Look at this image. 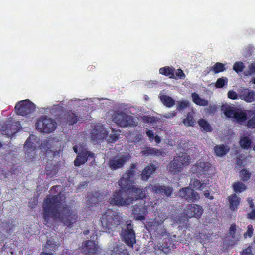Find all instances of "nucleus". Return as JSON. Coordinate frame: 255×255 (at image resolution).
Segmentation results:
<instances>
[{"mask_svg": "<svg viewBox=\"0 0 255 255\" xmlns=\"http://www.w3.org/2000/svg\"><path fill=\"white\" fill-rule=\"evenodd\" d=\"M61 192L54 195H47L42 204V217L44 223L51 224V219L58 220L63 225L71 228L78 219L77 212L62 202Z\"/></svg>", "mask_w": 255, "mask_h": 255, "instance_id": "nucleus-1", "label": "nucleus"}, {"mask_svg": "<svg viewBox=\"0 0 255 255\" xmlns=\"http://www.w3.org/2000/svg\"><path fill=\"white\" fill-rule=\"evenodd\" d=\"M100 221L102 226L101 231L106 232L119 225L121 222V217L119 212L109 209L101 214Z\"/></svg>", "mask_w": 255, "mask_h": 255, "instance_id": "nucleus-2", "label": "nucleus"}, {"mask_svg": "<svg viewBox=\"0 0 255 255\" xmlns=\"http://www.w3.org/2000/svg\"><path fill=\"white\" fill-rule=\"evenodd\" d=\"M120 189L116 190L112 196L109 199V203L118 206H127L132 204V198H128L127 191L124 187L126 186L122 183V181H118Z\"/></svg>", "mask_w": 255, "mask_h": 255, "instance_id": "nucleus-3", "label": "nucleus"}, {"mask_svg": "<svg viewBox=\"0 0 255 255\" xmlns=\"http://www.w3.org/2000/svg\"><path fill=\"white\" fill-rule=\"evenodd\" d=\"M203 213L202 206L197 204H188L184 211V215H182L178 219L177 222L182 226L187 227L188 218L195 217L200 218Z\"/></svg>", "mask_w": 255, "mask_h": 255, "instance_id": "nucleus-4", "label": "nucleus"}, {"mask_svg": "<svg viewBox=\"0 0 255 255\" xmlns=\"http://www.w3.org/2000/svg\"><path fill=\"white\" fill-rule=\"evenodd\" d=\"M190 163V156L186 153H183L182 155L175 157L169 163L168 169L171 174H176L179 173L184 166Z\"/></svg>", "mask_w": 255, "mask_h": 255, "instance_id": "nucleus-5", "label": "nucleus"}, {"mask_svg": "<svg viewBox=\"0 0 255 255\" xmlns=\"http://www.w3.org/2000/svg\"><path fill=\"white\" fill-rule=\"evenodd\" d=\"M56 121L46 116H42L38 119L35 124L36 128L41 132L50 133L54 131L57 128Z\"/></svg>", "mask_w": 255, "mask_h": 255, "instance_id": "nucleus-6", "label": "nucleus"}, {"mask_svg": "<svg viewBox=\"0 0 255 255\" xmlns=\"http://www.w3.org/2000/svg\"><path fill=\"white\" fill-rule=\"evenodd\" d=\"M122 241L129 247H133L136 243L135 232L133 229V224L127 223L120 233Z\"/></svg>", "mask_w": 255, "mask_h": 255, "instance_id": "nucleus-7", "label": "nucleus"}, {"mask_svg": "<svg viewBox=\"0 0 255 255\" xmlns=\"http://www.w3.org/2000/svg\"><path fill=\"white\" fill-rule=\"evenodd\" d=\"M113 120L122 128L135 127L137 125L133 117L123 112H117L113 117Z\"/></svg>", "mask_w": 255, "mask_h": 255, "instance_id": "nucleus-8", "label": "nucleus"}, {"mask_svg": "<svg viewBox=\"0 0 255 255\" xmlns=\"http://www.w3.org/2000/svg\"><path fill=\"white\" fill-rule=\"evenodd\" d=\"M97 231H95L92 234L91 240H86L82 243L81 252L86 255H98L99 246L95 243L94 239H97Z\"/></svg>", "mask_w": 255, "mask_h": 255, "instance_id": "nucleus-9", "label": "nucleus"}, {"mask_svg": "<svg viewBox=\"0 0 255 255\" xmlns=\"http://www.w3.org/2000/svg\"><path fill=\"white\" fill-rule=\"evenodd\" d=\"M36 109L35 104L29 100H22L15 106V110L17 115L28 117L33 113Z\"/></svg>", "mask_w": 255, "mask_h": 255, "instance_id": "nucleus-10", "label": "nucleus"}, {"mask_svg": "<svg viewBox=\"0 0 255 255\" xmlns=\"http://www.w3.org/2000/svg\"><path fill=\"white\" fill-rule=\"evenodd\" d=\"M124 188L127 191L128 197L132 198V204L134 201L143 199L146 196L145 190L137 186L130 184L126 185Z\"/></svg>", "mask_w": 255, "mask_h": 255, "instance_id": "nucleus-11", "label": "nucleus"}, {"mask_svg": "<svg viewBox=\"0 0 255 255\" xmlns=\"http://www.w3.org/2000/svg\"><path fill=\"white\" fill-rule=\"evenodd\" d=\"M129 159V155L118 154L109 159L108 161V165L112 170H116L122 168Z\"/></svg>", "mask_w": 255, "mask_h": 255, "instance_id": "nucleus-12", "label": "nucleus"}, {"mask_svg": "<svg viewBox=\"0 0 255 255\" xmlns=\"http://www.w3.org/2000/svg\"><path fill=\"white\" fill-rule=\"evenodd\" d=\"M45 159L43 160H50L51 162L48 163L45 165V170L48 176L56 175L59 170V165L57 164H53L52 162V160L53 159L56 155L55 152L49 149H46L45 151Z\"/></svg>", "mask_w": 255, "mask_h": 255, "instance_id": "nucleus-13", "label": "nucleus"}, {"mask_svg": "<svg viewBox=\"0 0 255 255\" xmlns=\"http://www.w3.org/2000/svg\"><path fill=\"white\" fill-rule=\"evenodd\" d=\"M211 167V165L209 162L199 160L191 167V171L199 177L207 174Z\"/></svg>", "mask_w": 255, "mask_h": 255, "instance_id": "nucleus-14", "label": "nucleus"}, {"mask_svg": "<svg viewBox=\"0 0 255 255\" xmlns=\"http://www.w3.org/2000/svg\"><path fill=\"white\" fill-rule=\"evenodd\" d=\"M33 139L36 140L35 136L33 135H31L27 139L24 144L25 157L28 160L35 158L36 154L35 150L37 145L34 142L32 141Z\"/></svg>", "mask_w": 255, "mask_h": 255, "instance_id": "nucleus-15", "label": "nucleus"}, {"mask_svg": "<svg viewBox=\"0 0 255 255\" xmlns=\"http://www.w3.org/2000/svg\"><path fill=\"white\" fill-rule=\"evenodd\" d=\"M178 194L181 198L190 202L198 200L200 198L199 194L189 187L182 188Z\"/></svg>", "mask_w": 255, "mask_h": 255, "instance_id": "nucleus-16", "label": "nucleus"}, {"mask_svg": "<svg viewBox=\"0 0 255 255\" xmlns=\"http://www.w3.org/2000/svg\"><path fill=\"white\" fill-rule=\"evenodd\" d=\"M149 188L153 193L163 195L166 197H170L173 192L172 187L161 185L158 184H150Z\"/></svg>", "mask_w": 255, "mask_h": 255, "instance_id": "nucleus-17", "label": "nucleus"}, {"mask_svg": "<svg viewBox=\"0 0 255 255\" xmlns=\"http://www.w3.org/2000/svg\"><path fill=\"white\" fill-rule=\"evenodd\" d=\"M137 164L136 163H132L130 164L129 168L126 170L123 177L121 178L119 181L122 180V183L126 186L130 184L132 182V179L135 176L136 172Z\"/></svg>", "mask_w": 255, "mask_h": 255, "instance_id": "nucleus-18", "label": "nucleus"}, {"mask_svg": "<svg viewBox=\"0 0 255 255\" xmlns=\"http://www.w3.org/2000/svg\"><path fill=\"white\" fill-rule=\"evenodd\" d=\"M95 154L87 150H83L77 156L74 163L75 166H80L87 162L89 158H92L95 161Z\"/></svg>", "mask_w": 255, "mask_h": 255, "instance_id": "nucleus-19", "label": "nucleus"}, {"mask_svg": "<svg viewBox=\"0 0 255 255\" xmlns=\"http://www.w3.org/2000/svg\"><path fill=\"white\" fill-rule=\"evenodd\" d=\"M132 212L136 220H144L145 219L147 208L144 204H135L132 206Z\"/></svg>", "mask_w": 255, "mask_h": 255, "instance_id": "nucleus-20", "label": "nucleus"}, {"mask_svg": "<svg viewBox=\"0 0 255 255\" xmlns=\"http://www.w3.org/2000/svg\"><path fill=\"white\" fill-rule=\"evenodd\" d=\"M157 168L158 166L155 164L152 163L148 164L141 171L140 174L141 179L143 181H148L151 176L156 171Z\"/></svg>", "mask_w": 255, "mask_h": 255, "instance_id": "nucleus-21", "label": "nucleus"}, {"mask_svg": "<svg viewBox=\"0 0 255 255\" xmlns=\"http://www.w3.org/2000/svg\"><path fill=\"white\" fill-rule=\"evenodd\" d=\"M107 134V131L103 126L96 125L93 128L92 137L93 139L99 141L106 138Z\"/></svg>", "mask_w": 255, "mask_h": 255, "instance_id": "nucleus-22", "label": "nucleus"}, {"mask_svg": "<svg viewBox=\"0 0 255 255\" xmlns=\"http://www.w3.org/2000/svg\"><path fill=\"white\" fill-rule=\"evenodd\" d=\"M228 200L230 209L232 211L237 210L240 204L241 198L234 193L228 196Z\"/></svg>", "mask_w": 255, "mask_h": 255, "instance_id": "nucleus-23", "label": "nucleus"}, {"mask_svg": "<svg viewBox=\"0 0 255 255\" xmlns=\"http://www.w3.org/2000/svg\"><path fill=\"white\" fill-rule=\"evenodd\" d=\"M142 155L145 156H163L164 152L160 150L156 149L153 147H145L144 150L141 151Z\"/></svg>", "mask_w": 255, "mask_h": 255, "instance_id": "nucleus-24", "label": "nucleus"}, {"mask_svg": "<svg viewBox=\"0 0 255 255\" xmlns=\"http://www.w3.org/2000/svg\"><path fill=\"white\" fill-rule=\"evenodd\" d=\"M110 255H129L128 252L123 245L115 244L111 250Z\"/></svg>", "mask_w": 255, "mask_h": 255, "instance_id": "nucleus-25", "label": "nucleus"}, {"mask_svg": "<svg viewBox=\"0 0 255 255\" xmlns=\"http://www.w3.org/2000/svg\"><path fill=\"white\" fill-rule=\"evenodd\" d=\"M65 121L69 125L73 126L79 120V117L75 112L67 111L65 114Z\"/></svg>", "mask_w": 255, "mask_h": 255, "instance_id": "nucleus-26", "label": "nucleus"}, {"mask_svg": "<svg viewBox=\"0 0 255 255\" xmlns=\"http://www.w3.org/2000/svg\"><path fill=\"white\" fill-rule=\"evenodd\" d=\"M15 125L11 122L6 123L5 125H3L1 127L2 133L8 136L12 135L16 132V129L14 128Z\"/></svg>", "mask_w": 255, "mask_h": 255, "instance_id": "nucleus-27", "label": "nucleus"}, {"mask_svg": "<svg viewBox=\"0 0 255 255\" xmlns=\"http://www.w3.org/2000/svg\"><path fill=\"white\" fill-rule=\"evenodd\" d=\"M88 198V202L90 206L92 207L96 206V204H98L99 202L102 200L101 195L98 192H95L90 194L87 196Z\"/></svg>", "mask_w": 255, "mask_h": 255, "instance_id": "nucleus-28", "label": "nucleus"}, {"mask_svg": "<svg viewBox=\"0 0 255 255\" xmlns=\"http://www.w3.org/2000/svg\"><path fill=\"white\" fill-rule=\"evenodd\" d=\"M230 148L223 144L216 145L214 147V150L216 156L222 157L225 155L229 151Z\"/></svg>", "mask_w": 255, "mask_h": 255, "instance_id": "nucleus-29", "label": "nucleus"}, {"mask_svg": "<svg viewBox=\"0 0 255 255\" xmlns=\"http://www.w3.org/2000/svg\"><path fill=\"white\" fill-rule=\"evenodd\" d=\"M175 69L172 67L165 66L159 69V73L168 77L170 79L174 78V73Z\"/></svg>", "mask_w": 255, "mask_h": 255, "instance_id": "nucleus-30", "label": "nucleus"}, {"mask_svg": "<svg viewBox=\"0 0 255 255\" xmlns=\"http://www.w3.org/2000/svg\"><path fill=\"white\" fill-rule=\"evenodd\" d=\"M240 98L247 102L251 103L255 99V92L253 90L245 92L240 95Z\"/></svg>", "mask_w": 255, "mask_h": 255, "instance_id": "nucleus-31", "label": "nucleus"}, {"mask_svg": "<svg viewBox=\"0 0 255 255\" xmlns=\"http://www.w3.org/2000/svg\"><path fill=\"white\" fill-rule=\"evenodd\" d=\"M191 96L193 102L196 105L202 106H206L208 105V101L200 98L197 93L194 92L192 94Z\"/></svg>", "mask_w": 255, "mask_h": 255, "instance_id": "nucleus-32", "label": "nucleus"}, {"mask_svg": "<svg viewBox=\"0 0 255 255\" xmlns=\"http://www.w3.org/2000/svg\"><path fill=\"white\" fill-rule=\"evenodd\" d=\"M160 99L162 103L167 107H172L175 104V100L171 97L163 95L160 96Z\"/></svg>", "mask_w": 255, "mask_h": 255, "instance_id": "nucleus-33", "label": "nucleus"}, {"mask_svg": "<svg viewBox=\"0 0 255 255\" xmlns=\"http://www.w3.org/2000/svg\"><path fill=\"white\" fill-rule=\"evenodd\" d=\"M182 122L184 125L186 127H193L196 123L194 118L193 113H188L186 118H184Z\"/></svg>", "mask_w": 255, "mask_h": 255, "instance_id": "nucleus-34", "label": "nucleus"}, {"mask_svg": "<svg viewBox=\"0 0 255 255\" xmlns=\"http://www.w3.org/2000/svg\"><path fill=\"white\" fill-rule=\"evenodd\" d=\"M58 246L55 242L51 239L47 240L43 250L46 252H54Z\"/></svg>", "mask_w": 255, "mask_h": 255, "instance_id": "nucleus-35", "label": "nucleus"}, {"mask_svg": "<svg viewBox=\"0 0 255 255\" xmlns=\"http://www.w3.org/2000/svg\"><path fill=\"white\" fill-rule=\"evenodd\" d=\"M232 188L235 193H241L247 189V186L242 182L237 181L234 182L232 185Z\"/></svg>", "mask_w": 255, "mask_h": 255, "instance_id": "nucleus-36", "label": "nucleus"}, {"mask_svg": "<svg viewBox=\"0 0 255 255\" xmlns=\"http://www.w3.org/2000/svg\"><path fill=\"white\" fill-rule=\"evenodd\" d=\"M198 124L203 128V130L206 132H210L212 131V128L210 124L205 119H200L199 120Z\"/></svg>", "mask_w": 255, "mask_h": 255, "instance_id": "nucleus-37", "label": "nucleus"}, {"mask_svg": "<svg viewBox=\"0 0 255 255\" xmlns=\"http://www.w3.org/2000/svg\"><path fill=\"white\" fill-rule=\"evenodd\" d=\"M241 147L244 149H248L251 147L252 141L248 136L243 137L239 141Z\"/></svg>", "mask_w": 255, "mask_h": 255, "instance_id": "nucleus-38", "label": "nucleus"}, {"mask_svg": "<svg viewBox=\"0 0 255 255\" xmlns=\"http://www.w3.org/2000/svg\"><path fill=\"white\" fill-rule=\"evenodd\" d=\"M234 118L238 123H242L247 119V114L243 111H236Z\"/></svg>", "mask_w": 255, "mask_h": 255, "instance_id": "nucleus-39", "label": "nucleus"}, {"mask_svg": "<svg viewBox=\"0 0 255 255\" xmlns=\"http://www.w3.org/2000/svg\"><path fill=\"white\" fill-rule=\"evenodd\" d=\"M190 185L194 188L200 190L204 189L206 187L205 183H201L199 180L196 178L191 179Z\"/></svg>", "mask_w": 255, "mask_h": 255, "instance_id": "nucleus-40", "label": "nucleus"}, {"mask_svg": "<svg viewBox=\"0 0 255 255\" xmlns=\"http://www.w3.org/2000/svg\"><path fill=\"white\" fill-rule=\"evenodd\" d=\"M211 70L216 74L223 72L225 70V65L220 62H217L211 67Z\"/></svg>", "mask_w": 255, "mask_h": 255, "instance_id": "nucleus-41", "label": "nucleus"}, {"mask_svg": "<svg viewBox=\"0 0 255 255\" xmlns=\"http://www.w3.org/2000/svg\"><path fill=\"white\" fill-rule=\"evenodd\" d=\"M237 110L234 109L233 107H226L224 110V114L227 118H233Z\"/></svg>", "mask_w": 255, "mask_h": 255, "instance_id": "nucleus-42", "label": "nucleus"}, {"mask_svg": "<svg viewBox=\"0 0 255 255\" xmlns=\"http://www.w3.org/2000/svg\"><path fill=\"white\" fill-rule=\"evenodd\" d=\"M190 103L187 100L178 101L177 102V109L181 111L189 107Z\"/></svg>", "mask_w": 255, "mask_h": 255, "instance_id": "nucleus-43", "label": "nucleus"}, {"mask_svg": "<svg viewBox=\"0 0 255 255\" xmlns=\"http://www.w3.org/2000/svg\"><path fill=\"white\" fill-rule=\"evenodd\" d=\"M245 68L243 63L241 61L235 62L233 66V69L237 73H239L243 71Z\"/></svg>", "mask_w": 255, "mask_h": 255, "instance_id": "nucleus-44", "label": "nucleus"}, {"mask_svg": "<svg viewBox=\"0 0 255 255\" xmlns=\"http://www.w3.org/2000/svg\"><path fill=\"white\" fill-rule=\"evenodd\" d=\"M240 173V177L243 181L246 182L250 178L251 173L247 169H242Z\"/></svg>", "mask_w": 255, "mask_h": 255, "instance_id": "nucleus-45", "label": "nucleus"}, {"mask_svg": "<svg viewBox=\"0 0 255 255\" xmlns=\"http://www.w3.org/2000/svg\"><path fill=\"white\" fill-rule=\"evenodd\" d=\"M228 82L227 78H218L215 83V87L217 88H221L224 86L225 84H227Z\"/></svg>", "mask_w": 255, "mask_h": 255, "instance_id": "nucleus-46", "label": "nucleus"}, {"mask_svg": "<svg viewBox=\"0 0 255 255\" xmlns=\"http://www.w3.org/2000/svg\"><path fill=\"white\" fill-rule=\"evenodd\" d=\"M186 77V75L183 72V70L181 69H178L175 73H174V78L172 79H184Z\"/></svg>", "mask_w": 255, "mask_h": 255, "instance_id": "nucleus-47", "label": "nucleus"}, {"mask_svg": "<svg viewBox=\"0 0 255 255\" xmlns=\"http://www.w3.org/2000/svg\"><path fill=\"white\" fill-rule=\"evenodd\" d=\"M253 233L254 228L253 225L251 224L248 225L247 228V231L243 235L244 238H246L248 237L249 238L252 237L253 235Z\"/></svg>", "mask_w": 255, "mask_h": 255, "instance_id": "nucleus-48", "label": "nucleus"}, {"mask_svg": "<svg viewBox=\"0 0 255 255\" xmlns=\"http://www.w3.org/2000/svg\"><path fill=\"white\" fill-rule=\"evenodd\" d=\"M248 71L245 73V75H251L255 73V63H252L248 65Z\"/></svg>", "mask_w": 255, "mask_h": 255, "instance_id": "nucleus-49", "label": "nucleus"}, {"mask_svg": "<svg viewBox=\"0 0 255 255\" xmlns=\"http://www.w3.org/2000/svg\"><path fill=\"white\" fill-rule=\"evenodd\" d=\"M247 126L250 128H255V115L248 121Z\"/></svg>", "mask_w": 255, "mask_h": 255, "instance_id": "nucleus-50", "label": "nucleus"}, {"mask_svg": "<svg viewBox=\"0 0 255 255\" xmlns=\"http://www.w3.org/2000/svg\"><path fill=\"white\" fill-rule=\"evenodd\" d=\"M228 97L230 99L236 100L238 99V94L233 90H229L228 92Z\"/></svg>", "mask_w": 255, "mask_h": 255, "instance_id": "nucleus-51", "label": "nucleus"}, {"mask_svg": "<svg viewBox=\"0 0 255 255\" xmlns=\"http://www.w3.org/2000/svg\"><path fill=\"white\" fill-rule=\"evenodd\" d=\"M236 231V225L235 224H232L229 229V234L232 236V238H234L235 236V233Z\"/></svg>", "mask_w": 255, "mask_h": 255, "instance_id": "nucleus-52", "label": "nucleus"}, {"mask_svg": "<svg viewBox=\"0 0 255 255\" xmlns=\"http://www.w3.org/2000/svg\"><path fill=\"white\" fill-rule=\"evenodd\" d=\"M143 135L141 132H138L134 136L133 141L135 143H137L142 140Z\"/></svg>", "mask_w": 255, "mask_h": 255, "instance_id": "nucleus-53", "label": "nucleus"}, {"mask_svg": "<svg viewBox=\"0 0 255 255\" xmlns=\"http://www.w3.org/2000/svg\"><path fill=\"white\" fill-rule=\"evenodd\" d=\"M241 255H254L252 250L250 247L247 248L243 250Z\"/></svg>", "mask_w": 255, "mask_h": 255, "instance_id": "nucleus-54", "label": "nucleus"}, {"mask_svg": "<svg viewBox=\"0 0 255 255\" xmlns=\"http://www.w3.org/2000/svg\"><path fill=\"white\" fill-rule=\"evenodd\" d=\"M247 218L251 220L255 219V209H253L251 211L247 214Z\"/></svg>", "mask_w": 255, "mask_h": 255, "instance_id": "nucleus-55", "label": "nucleus"}, {"mask_svg": "<svg viewBox=\"0 0 255 255\" xmlns=\"http://www.w3.org/2000/svg\"><path fill=\"white\" fill-rule=\"evenodd\" d=\"M163 221H159L158 220H155V221H153L152 222H150V226L151 227H156L157 226H158L159 225H161L162 223H163Z\"/></svg>", "mask_w": 255, "mask_h": 255, "instance_id": "nucleus-56", "label": "nucleus"}, {"mask_svg": "<svg viewBox=\"0 0 255 255\" xmlns=\"http://www.w3.org/2000/svg\"><path fill=\"white\" fill-rule=\"evenodd\" d=\"M147 136L149 137L150 141H152L154 139V133L152 130H148L146 132Z\"/></svg>", "mask_w": 255, "mask_h": 255, "instance_id": "nucleus-57", "label": "nucleus"}, {"mask_svg": "<svg viewBox=\"0 0 255 255\" xmlns=\"http://www.w3.org/2000/svg\"><path fill=\"white\" fill-rule=\"evenodd\" d=\"M176 115V113L175 111H171L168 113L166 114L164 117L166 118H173Z\"/></svg>", "mask_w": 255, "mask_h": 255, "instance_id": "nucleus-58", "label": "nucleus"}, {"mask_svg": "<svg viewBox=\"0 0 255 255\" xmlns=\"http://www.w3.org/2000/svg\"><path fill=\"white\" fill-rule=\"evenodd\" d=\"M204 196L206 198H209L210 199H213V196L210 195V193L209 191H208V190H206L204 192Z\"/></svg>", "mask_w": 255, "mask_h": 255, "instance_id": "nucleus-59", "label": "nucleus"}, {"mask_svg": "<svg viewBox=\"0 0 255 255\" xmlns=\"http://www.w3.org/2000/svg\"><path fill=\"white\" fill-rule=\"evenodd\" d=\"M237 165L239 167L244 166V165L243 164V162L242 159L240 158H237Z\"/></svg>", "mask_w": 255, "mask_h": 255, "instance_id": "nucleus-60", "label": "nucleus"}, {"mask_svg": "<svg viewBox=\"0 0 255 255\" xmlns=\"http://www.w3.org/2000/svg\"><path fill=\"white\" fill-rule=\"evenodd\" d=\"M160 229L161 230V232H157V234L161 235V236H164L166 235V231L164 228H160Z\"/></svg>", "mask_w": 255, "mask_h": 255, "instance_id": "nucleus-61", "label": "nucleus"}, {"mask_svg": "<svg viewBox=\"0 0 255 255\" xmlns=\"http://www.w3.org/2000/svg\"><path fill=\"white\" fill-rule=\"evenodd\" d=\"M110 137L112 138V142H115L118 139V136L115 134L110 135Z\"/></svg>", "mask_w": 255, "mask_h": 255, "instance_id": "nucleus-62", "label": "nucleus"}, {"mask_svg": "<svg viewBox=\"0 0 255 255\" xmlns=\"http://www.w3.org/2000/svg\"><path fill=\"white\" fill-rule=\"evenodd\" d=\"M154 139H155V142L157 143H159L161 141L160 137L158 135H156L155 136Z\"/></svg>", "mask_w": 255, "mask_h": 255, "instance_id": "nucleus-63", "label": "nucleus"}, {"mask_svg": "<svg viewBox=\"0 0 255 255\" xmlns=\"http://www.w3.org/2000/svg\"><path fill=\"white\" fill-rule=\"evenodd\" d=\"M39 255H53V253L42 252Z\"/></svg>", "mask_w": 255, "mask_h": 255, "instance_id": "nucleus-64", "label": "nucleus"}]
</instances>
